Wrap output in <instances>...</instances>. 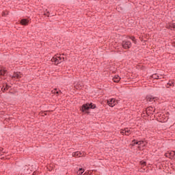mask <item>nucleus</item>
Masks as SVG:
<instances>
[{"mask_svg": "<svg viewBox=\"0 0 175 175\" xmlns=\"http://www.w3.org/2000/svg\"><path fill=\"white\" fill-rule=\"evenodd\" d=\"M2 150H3V148H0V152H1V151H2Z\"/></svg>", "mask_w": 175, "mask_h": 175, "instance_id": "nucleus-27", "label": "nucleus"}, {"mask_svg": "<svg viewBox=\"0 0 175 175\" xmlns=\"http://www.w3.org/2000/svg\"><path fill=\"white\" fill-rule=\"evenodd\" d=\"M120 80H121V77H120L118 75H115L113 78V81L114 83H120Z\"/></svg>", "mask_w": 175, "mask_h": 175, "instance_id": "nucleus-13", "label": "nucleus"}, {"mask_svg": "<svg viewBox=\"0 0 175 175\" xmlns=\"http://www.w3.org/2000/svg\"><path fill=\"white\" fill-rule=\"evenodd\" d=\"M170 87H174V81H169L166 85V88H170Z\"/></svg>", "mask_w": 175, "mask_h": 175, "instance_id": "nucleus-14", "label": "nucleus"}, {"mask_svg": "<svg viewBox=\"0 0 175 175\" xmlns=\"http://www.w3.org/2000/svg\"><path fill=\"white\" fill-rule=\"evenodd\" d=\"M1 91H2L3 92H5V91H8V90H6V89L5 88V87L3 86V88H1Z\"/></svg>", "mask_w": 175, "mask_h": 175, "instance_id": "nucleus-23", "label": "nucleus"}, {"mask_svg": "<svg viewBox=\"0 0 175 175\" xmlns=\"http://www.w3.org/2000/svg\"><path fill=\"white\" fill-rule=\"evenodd\" d=\"M129 39L133 40V43H135V44H136V39L135 38V36H130Z\"/></svg>", "mask_w": 175, "mask_h": 175, "instance_id": "nucleus-17", "label": "nucleus"}, {"mask_svg": "<svg viewBox=\"0 0 175 175\" xmlns=\"http://www.w3.org/2000/svg\"><path fill=\"white\" fill-rule=\"evenodd\" d=\"M165 157H166L167 158H170V159H174V152L171 151L168 153H165Z\"/></svg>", "mask_w": 175, "mask_h": 175, "instance_id": "nucleus-8", "label": "nucleus"}, {"mask_svg": "<svg viewBox=\"0 0 175 175\" xmlns=\"http://www.w3.org/2000/svg\"><path fill=\"white\" fill-rule=\"evenodd\" d=\"M84 155H85L84 152L77 151L72 153V157H84Z\"/></svg>", "mask_w": 175, "mask_h": 175, "instance_id": "nucleus-9", "label": "nucleus"}, {"mask_svg": "<svg viewBox=\"0 0 175 175\" xmlns=\"http://www.w3.org/2000/svg\"><path fill=\"white\" fill-rule=\"evenodd\" d=\"M90 109H96V105L92 103L83 104L82 105L81 111L84 113V111H87V110H90Z\"/></svg>", "mask_w": 175, "mask_h": 175, "instance_id": "nucleus-1", "label": "nucleus"}, {"mask_svg": "<svg viewBox=\"0 0 175 175\" xmlns=\"http://www.w3.org/2000/svg\"><path fill=\"white\" fill-rule=\"evenodd\" d=\"M138 142L137 141H136V139H134L132 141V144L133 146H135L136 143Z\"/></svg>", "mask_w": 175, "mask_h": 175, "instance_id": "nucleus-21", "label": "nucleus"}, {"mask_svg": "<svg viewBox=\"0 0 175 175\" xmlns=\"http://www.w3.org/2000/svg\"><path fill=\"white\" fill-rule=\"evenodd\" d=\"M8 73V70L5 69V68L0 67V76H5Z\"/></svg>", "mask_w": 175, "mask_h": 175, "instance_id": "nucleus-11", "label": "nucleus"}, {"mask_svg": "<svg viewBox=\"0 0 175 175\" xmlns=\"http://www.w3.org/2000/svg\"><path fill=\"white\" fill-rule=\"evenodd\" d=\"M144 143V142L143 141H138L137 142H136V144H137L138 146H142V144H143Z\"/></svg>", "mask_w": 175, "mask_h": 175, "instance_id": "nucleus-18", "label": "nucleus"}, {"mask_svg": "<svg viewBox=\"0 0 175 175\" xmlns=\"http://www.w3.org/2000/svg\"><path fill=\"white\" fill-rule=\"evenodd\" d=\"M152 79H155L156 80H158V79H161V77H159V75H158V74H153L152 75Z\"/></svg>", "mask_w": 175, "mask_h": 175, "instance_id": "nucleus-16", "label": "nucleus"}, {"mask_svg": "<svg viewBox=\"0 0 175 175\" xmlns=\"http://www.w3.org/2000/svg\"><path fill=\"white\" fill-rule=\"evenodd\" d=\"M3 87H4L5 89H6L7 90H9V88H10V85L5 84V85H3Z\"/></svg>", "mask_w": 175, "mask_h": 175, "instance_id": "nucleus-19", "label": "nucleus"}, {"mask_svg": "<svg viewBox=\"0 0 175 175\" xmlns=\"http://www.w3.org/2000/svg\"><path fill=\"white\" fill-rule=\"evenodd\" d=\"M44 116H47L46 111H44Z\"/></svg>", "mask_w": 175, "mask_h": 175, "instance_id": "nucleus-26", "label": "nucleus"}, {"mask_svg": "<svg viewBox=\"0 0 175 175\" xmlns=\"http://www.w3.org/2000/svg\"><path fill=\"white\" fill-rule=\"evenodd\" d=\"M61 59H62V58L53 57L51 59V62H54L55 65H58V64H61V62H62L61 61Z\"/></svg>", "mask_w": 175, "mask_h": 175, "instance_id": "nucleus-7", "label": "nucleus"}, {"mask_svg": "<svg viewBox=\"0 0 175 175\" xmlns=\"http://www.w3.org/2000/svg\"><path fill=\"white\" fill-rule=\"evenodd\" d=\"M118 103L117 100L114 98H110L109 100H107V104L110 107H114V105Z\"/></svg>", "mask_w": 175, "mask_h": 175, "instance_id": "nucleus-5", "label": "nucleus"}, {"mask_svg": "<svg viewBox=\"0 0 175 175\" xmlns=\"http://www.w3.org/2000/svg\"><path fill=\"white\" fill-rule=\"evenodd\" d=\"M145 111L148 116H150V114H154V113H155V108L152 107H149L146 109V111Z\"/></svg>", "mask_w": 175, "mask_h": 175, "instance_id": "nucleus-6", "label": "nucleus"}, {"mask_svg": "<svg viewBox=\"0 0 175 175\" xmlns=\"http://www.w3.org/2000/svg\"><path fill=\"white\" fill-rule=\"evenodd\" d=\"M10 77H12V80L14 79H21L23 77V73L21 72H14L12 76L10 75Z\"/></svg>", "mask_w": 175, "mask_h": 175, "instance_id": "nucleus-3", "label": "nucleus"}, {"mask_svg": "<svg viewBox=\"0 0 175 175\" xmlns=\"http://www.w3.org/2000/svg\"><path fill=\"white\" fill-rule=\"evenodd\" d=\"M174 158L175 159V151H174Z\"/></svg>", "mask_w": 175, "mask_h": 175, "instance_id": "nucleus-28", "label": "nucleus"}, {"mask_svg": "<svg viewBox=\"0 0 175 175\" xmlns=\"http://www.w3.org/2000/svg\"><path fill=\"white\" fill-rule=\"evenodd\" d=\"M120 133L122 135H125L126 136H129L131 133H132V131L131 130V129L126 128L123 130H121Z\"/></svg>", "mask_w": 175, "mask_h": 175, "instance_id": "nucleus-4", "label": "nucleus"}, {"mask_svg": "<svg viewBox=\"0 0 175 175\" xmlns=\"http://www.w3.org/2000/svg\"><path fill=\"white\" fill-rule=\"evenodd\" d=\"M44 16H46L47 17H49V12L44 13Z\"/></svg>", "mask_w": 175, "mask_h": 175, "instance_id": "nucleus-25", "label": "nucleus"}, {"mask_svg": "<svg viewBox=\"0 0 175 175\" xmlns=\"http://www.w3.org/2000/svg\"><path fill=\"white\" fill-rule=\"evenodd\" d=\"M56 94L58 95V94H62V92H61V90H57L56 89Z\"/></svg>", "mask_w": 175, "mask_h": 175, "instance_id": "nucleus-22", "label": "nucleus"}, {"mask_svg": "<svg viewBox=\"0 0 175 175\" xmlns=\"http://www.w3.org/2000/svg\"><path fill=\"white\" fill-rule=\"evenodd\" d=\"M84 173V169L83 168H79V170L77 172V175H81Z\"/></svg>", "mask_w": 175, "mask_h": 175, "instance_id": "nucleus-15", "label": "nucleus"}, {"mask_svg": "<svg viewBox=\"0 0 175 175\" xmlns=\"http://www.w3.org/2000/svg\"><path fill=\"white\" fill-rule=\"evenodd\" d=\"M52 93L57 94V89H54L53 90H52Z\"/></svg>", "mask_w": 175, "mask_h": 175, "instance_id": "nucleus-24", "label": "nucleus"}, {"mask_svg": "<svg viewBox=\"0 0 175 175\" xmlns=\"http://www.w3.org/2000/svg\"><path fill=\"white\" fill-rule=\"evenodd\" d=\"M140 163L142 166H146V165H147V162L146 161H141Z\"/></svg>", "mask_w": 175, "mask_h": 175, "instance_id": "nucleus-20", "label": "nucleus"}, {"mask_svg": "<svg viewBox=\"0 0 175 175\" xmlns=\"http://www.w3.org/2000/svg\"><path fill=\"white\" fill-rule=\"evenodd\" d=\"M157 98L153 96L149 95L146 96L147 102H155Z\"/></svg>", "mask_w": 175, "mask_h": 175, "instance_id": "nucleus-10", "label": "nucleus"}, {"mask_svg": "<svg viewBox=\"0 0 175 175\" xmlns=\"http://www.w3.org/2000/svg\"><path fill=\"white\" fill-rule=\"evenodd\" d=\"M29 23V20L23 18L21 21L20 24H21V25H28Z\"/></svg>", "mask_w": 175, "mask_h": 175, "instance_id": "nucleus-12", "label": "nucleus"}, {"mask_svg": "<svg viewBox=\"0 0 175 175\" xmlns=\"http://www.w3.org/2000/svg\"><path fill=\"white\" fill-rule=\"evenodd\" d=\"M122 46L125 50L131 49L132 47V42L131 41L124 40L122 42Z\"/></svg>", "mask_w": 175, "mask_h": 175, "instance_id": "nucleus-2", "label": "nucleus"}]
</instances>
